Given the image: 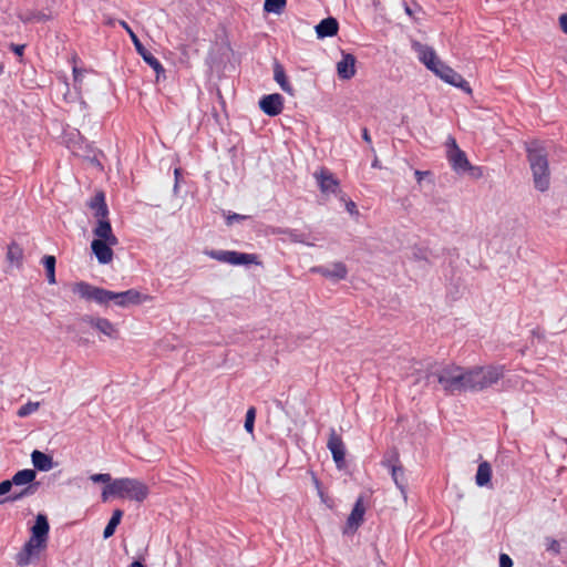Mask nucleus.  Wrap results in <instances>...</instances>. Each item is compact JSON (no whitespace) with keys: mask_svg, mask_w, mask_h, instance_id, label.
<instances>
[{"mask_svg":"<svg viewBox=\"0 0 567 567\" xmlns=\"http://www.w3.org/2000/svg\"><path fill=\"white\" fill-rule=\"evenodd\" d=\"M206 255L212 259L234 266L258 264L256 255L235 250H208Z\"/></svg>","mask_w":567,"mask_h":567,"instance_id":"423d86ee","label":"nucleus"},{"mask_svg":"<svg viewBox=\"0 0 567 567\" xmlns=\"http://www.w3.org/2000/svg\"><path fill=\"white\" fill-rule=\"evenodd\" d=\"M32 19H35L38 21H42V20H47L48 17L45 14H42V13H38V14H34L32 18H28V21L32 20Z\"/></svg>","mask_w":567,"mask_h":567,"instance_id":"603ef678","label":"nucleus"},{"mask_svg":"<svg viewBox=\"0 0 567 567\" xmlns=\"http://www.w3.org/2000/svg\"><path fill=\"white\" fill-rule=\"evenodd\" d=\"M90 480L93 482V483H104L106 485H109L110 483H112V477L110 474H103V473H100V474H92L90 476Z\"/></svg>","mask_w":567,"mask_h":567,"instance_id":"c9c22d12","label":"nucleus"},{"mask_svg":"<svg viewBox=\"0 0 567 567\" xmlns=\"http://www.w3.org/2000/svg\"><path fill=\"white\" fill-rule=\"evenodd\" d=\"M116 497L143 502L148 495L147 486L135 478H117L113 481Z\"/></svg>","mask_w":567,"mask_h":567,"instance_id":"39448f33","label":"nucleus"},{"mask_svg":"<svg viewBox=\"0 0 567 567\" xmlns=\"http://www.w3.org/2000/svg\"><path fill=\"white\" fill-rule=\"evenodd\" d=\"M49 529H50V526H49L47 516L43 514H38V516L35 518V523L31 528L32 535L35 536V538H42V539L47 540Z\"/></svg>","mask_w":567,"mask_h":567,"instance_id":"b1692460","label":"nucleus"},{"mask_svg":"<svg viewBox=\"0 0 567 567\" xmlns=\"http://www.w3.org/2000/svg\"><path fill=\"white\" fill-rule=\"evenodd\" d=\"M101 496L103 502H106L111 496H116V491L113 487V482L103 488Z\"/></svg>","mask_w":567,"mask_h":567,"instance_id":"4c0bfd02","label":"nucleus"},{"mask_svg":"<svg viewBox=\"0 0 567 567\" xmlns=\"http://www.w3.org/2000/svg\"><path fill=\"white\" fill-rule=\"evenodd\" d=\"M405 12L409 14V16H412V10L410 9V7H405Z\"/></svg>","mask_w":567,"mask_h":567,"instance_id":"5fc2aeb1","label":"nucleus"},{"mask_svg":"<svg viewBox=\"0 0 567 567\" xmlns=\"http://www.w3.org/2000/svg\"><path fill=\"white\" fill-rule=\"evenodd\" d=\"M128 567H145L141 561L135 560Z\"/></svg>","mask_w":567,"mask_h":567,"instance_id":"864d4df0","label":"nucleus"},{"mask_svg":"<svg viewBox=\"0 0 567 567\" xmlns=\"http://www.w3.org/2000/svg\"><path fill=\"white\" fill-rule=\"evenodd\" d=\"M31 461L33 466L41 472H48L53 468L54 465L52 456L38 450L31 453Z\"/></svg>","mask_w":567,"mask_h":567,"instance_id":"4be33fe9","label":"nucleus"},{"mask_svg":"<svg viewBox=\"0 0 567 567\" xmlns=\"http://www.w3.org/2000/svg\"><path fill=\"white\" fill-rule=\"evenodd\" d=\"M559 24L561 30L567 34V13L559 17Z\"/></svg>","mask_w":567,"mask_h":567,"instance_id":"37998d69","label":"nucleus"},{"mask_svg":"<svg viewBox=\"0 0 567 567\" xmlns=\"http://www.w3.org/2000/svg\"><path fill=\"white\" fill-rule=\"evenodd\" d=\"M320 190L323 194H336L339 189V182L326 168H321L313 174Z\"/></svg>","mask_w":567,"mask_h":567,"instance_id":"2eb2a0df","label":"nucleus"},{"mask_svg":"<svg viewBox=\"0 0 567 567\" xmlns=\"http://www.w3.org/2000/svg\"><path fill=\"white\" fill-rule=\"evenodd\" d=\"M274 234L285 235L292 243H300V244H305L307 246H312L313 245V244L307 241V235L305 233L299 231L297 229L277 228V229L274 230Z\"/></svg>","mask_w":567,"mask_h":567,"instance_id":"393cba45","label":"nucleus"},{"mask_svg":"<svg viewBox=\"0 0 567 567\" xmlns=\"http://www.w3.org/2000/svg\"><path fill=\"white\" fill-rule=\"evenodd\" d=\"M74 293H78L82 299L95 301L99 305H107L113 301L120 307H127L130 305H140L144 301L145 297L135 289L126 291L114 292L100 287H95L85 281L76 282L72 288Z\"/></svg>","mask_w":567,"mask_h":567,"instance_id":"f03ea898","label":"nucleus"},{"mask_svg":"<svg viewBox=\"0 0 567 567\" xmlns=\"http://www.w3.org/2000/svg\"><path fill=\"white\" fill-rule=\"evenodd\" d=\"M435 75H437L440 79H442L444 82L458 87L463 90L466 93H471L472 89L468 84V82L456 71H454L452 68L446 65L444 62H442L437 69L433 72Z\"/></svg>","mask_w":567,"mask_h":567,"instance_id":"1a4fd4ad","label":"nucleus"},{"mask_svg":"<svg viewBox=\"0 0 567 567\" xmlns=\"http://www.w3.org/2000/svg\"><path fill=\"white\" fill-rule=\"evenodd\" d=\"M55 257L54 256H44L42 259V264L47 271L48 282L53 285L56 282L55 280Z\"/></svg>","mask_w":567,"mask_h":567,"instance_id":"7c9ffc66","label":"nucleus"},{"mask_svg":"<svg viewBox=\"0 0 567 567\" xmlns=\"http://www.w3.org/2000/svg\"><path fill=\"white\" fill-rule=\"evenodd\" d=\"M311 271L333 281L342 280L348 275L347 266L341 261H337L328 266H316L311 268Z\"/></svg>","mask_w":567,"mask_h":567,"instance_id":"f8f14e48","label":"nucleus"},{"mask_svg":"<svg viewBox=\"0 0 567 567\" xmlns=\"http://www.w3.org/2000/svg\"><path fill=\"white\" fill-rule=\"evenodd\" d=\"M37 473L34 470L25 468L18 471L11 478L12 485L20 486L32 483L35 480Z\"/></svg>","mask_w":567,"mask_h":567,"instance_id":"c85d7f7f","label":"nucleus"},{"mask_svg":"<svg viewBox=\"0 0 567 567\" xmlns=\"http://www.w3.org/2000/svg\"><path fill=\"white\" fill-rule=\"evenodd\" d=\"M83 322H86L89 323L90 326H92L94 328V321L95 320H99V318H94V317H91V316H84L82 317L81 319Z\"/></svg>","mask_w":567,"mask_h":567,"instance_id":"de8ad7c7","label":"nucleus"},{"mask_svg":"<svg viewBox=\"0 0 567 567\" xmlns=\"http://www.w3.org/2000/svg\"><path fill=\"white\" fill-rule=\"evenodd\" d=\"M327 447L331 452L332 458L336 462L337 467L341 468L344 465L346 446L342 441V437L337 434L334 429L330 430Z\"/></svg>","mask_w":567,"mask_h":567,"instance_id":"9b49d317","label":"nucleus"},{"mask_svg":"<svg viewBox=\"0 0 567 567\" xmlns=\"http://www.w3.org/2000/svg\"><path fill=\"white\" fill-rule=\"evenodd\" d=\"M47 545V540L42 538H35V536H31L30 539L25 543L23 550L18 555L17 563L20 566H27L30 563V557L37 553H39Z\"/></svg>","mask_w":567,"mask_h":567,"instance_id":"ddd939ff","label":"nucleus"},{"mask_svg":"<svg viewBox=\"0 0 567 567\" xmlns=\"http://www.w3.org/2000/svg\"><path fill=\"white\" fill-rule=\"evenodd\" d=\"M121 25L128 33L137 53L155 71L157 80H158L159 76L165 73V69L163 68L161 62L150 51H147L145 49V47L140 41L138 37L135 34V32L131 29V27L125 21H121Z\"/></svg>","mask_w":567,"mask_h":567,"instance_id":"0eeeda50","label":"nucleus"},{"mask_svg":"<svg viewBox=\"0 0 567 567\" xmlns=\"http://www.w3.org/2000/svg\"><path fill=\"white\" fill-rule=\"evenodd\" d=\"M39 406H40L39 402L29 401L28 403L20 406V409L17 412V415L19 417H25V416L32 414L33 412L38 411Z\"/></svg>","mask_w":567,"mask_h":567,"instance_id":"72a5a7b5","label":"nucleus"},{"mask_svg":"<svg viewBox=\"0 0 567 567\" xmlns=\"http://www.w3.org/2000/svg\"><path fill=\"white\" fill-rule=\"evenodd\" d=\"M21 256L20 250L17 247H10L8 250V258L13 261L18 260Z\"/></svg>","mask_w":567,"mask_h":567,"instance_id":"a19ab883","label":"nucleus"},{"mask_svg":"<svg viewBox=\"0 0 567 567\" xmlns=\"http://www.w3.org/2000/svg\"><path fill=\"white\" fill-rule=\"evenodd\" d=\"M398 453H393L390 458H386L383 464L390 470L391 476L398 488L404 493L406 487V480L404 476L403 467L398 465Z\"/></svg>","mask_w":567,"mask_h":567,"instance_id":"dca6fc26","label":"nucleus"},{"mask_svg":"<svg viewBox=\"0 0 567 567\" xmlns=\"http://www.w3.org/2000/svg\"><path fill=\"white\" fill-rule=\"evenodd\" d=\"M259 107L265 114L277 116L282 112L284 99L278 93L265 95L259 101Z\"/></svg>","mask_w":567,"mask_h":567,"instance_id":"4468645a","label":"nucleus"},{"mask_svg":"<svg viewBox=\"0 0 567 567\" xmlns=\"http://www.w3.org/2000/svg\"><path fill=\"white\" fill-rule=\"evenodd\" d=\"M513 560L507 554L499 555V567H512Z\"/></svg>","mask_w":567,"mask_h":567,"instance_id":"ea45409f","label":"nucleus"},{"mask_svg":"<svg viewBox=\"0 0 567 567\" xmlns=\"http://www.w3.org/2000/svg\"><path fill=\"white\" fill-rule=\"evenodd\" d=\"M94 328L111 339L118 338V330L110 320L105 318H99V320H95Z\"/></svg>","mask_w":567,"mask_h":567,"instance_id":"a878e982","label":"nucleus"},{"mask_svg":"<svg viewBox=\"0 0 567 567\" xmlns=\"http://www.w3.org/2000/svg\"><path fill=\"white\" fill-rule=\"evenodd\" d=\"M11 48H12V51L17 55H22L23 54V51H24V45L23 44H11Z\"/></svg>","mask_w":567,"mask_h":567,"instance_id":"a18cd8bd","label":"nucleus"},{"mask_svg":"<svg viewBox=\"0 0 567 567\" xmlns=\"http://www.w3.org/2000/svg\"><path fill=\"white\" fill-rule=\"evenodd\" d=\"M244 218H245V216H243V215L234 214V215L228 217V224H231L233 220H240V219H244Z\"/></svg>","mask_w":567,"mask_h":567,"instance_id":"3c124183","label":"nucleus"},{"mask_svg":"<svg viewBox=\"0 0 567 567\" xmlns=\"http://www.w3.org/2000/svg\"><path fill=\"white\" fill-rule=\"evenodd\" d=\"M427 174H429V172H422V171H415V172H414V176H415V178H416L417 183H421V182H422V179H423V177H424L425 175H427Z\"/></svg>","mask_w":567,"mask_h":567,"instance_id":"09e8293b","label":"nucleus"},{"mask_svg":"<svg viewBox=\"0 0 567 567\" xmlns=\"http://www.w3.org/2000/svg\"><path fill=\"white\" fill-rule=\"evenodd\" d=\"M346 208L351 215L358 214L357 206L352 200L346 204Z\"/></svg>","mask_w":567,"mask_h":567,"instance_id":"c03bdc74","label":"nucleus"},{"mask_svg":"<svg viewBox=\"0 0 567 567\" xmlns=\"http://www.w3.org/2000/svg\"><path fill=\"white\" fill-rule=\"evenodd\" d=\"M355 56L342 52V59L337 63L338 76L342 80H350L355 74Z\"/></svg>","mask_w":567,"mask_h":567,"instance_id":"a211bd4d","label":"nucleus"},{"mask_svg":"<svg viewBox=\"0 0 567 567\" xmlns=\"http://www.w3.org/2000/svg\"><path fill=\"white\" fill-rule=\"evenodd\" d=\"M491 477H492L491 464L488 462L484 461L478 465V468H477V472L475 475V483L480 487L486 486L491 482Z\"/></svg>","mask_w":567,"mask_h":567,"instance_id":"bb28decb","label":"nucleus"},{"mask_svg":"<svg viewBox=\"0 0 567 567\" xmlns=\"http://www.w3.org/2000/svg\"><path fill=\"white\" fill-rule=\"evenodd\" d=\"M93 234L96 237L94 240H104L112 245L118 244L116 236L113 234L109 217L97 219Z\"/></svg>","mask_w":567,"mask_h":567,"instance_id":"f3484780","label":"nucleus"},{"mask_svg":"<svg viewBox=\"0 0 567 567\" xmlns=\"http://www.w3.org/2000/svg\"><path fill=\"white\" fill-rule=\"evenodd\" d=\"M364 513H365V508L363 506L362 498L360 497L357 499V502L351 511V514L348 517V522H347L348 527L351 529H357L363 522Z\"/></svg>","mask_w":567,"mask_h":567,"instance_id":"5701e85b","label":"nucleus"},{"mask_svg":"<svg viewBox=\"0 0 567 567\" xmlns=\"http://www.w3.org/2000/svg\"><path fill=\"white\" fill-rule=\"evenodd\" d=\"M12 488L11 480H6L0 483V496L8 494Z\"/></svg>","mask_w":567,"mask_h":567,"instance_id":"58836bf2","label":"nucleus"},{"mask_svg":"<svg viewBox=\"0 0 567 567\" xmlns=\"http://www.w3.org/2000/svg\"><path fill=\"white\" fill-rule=\"evenodd\" d=\"M34 493V487L29 485L19 493L9 494L4 499L0 501V504L6 502H17L25 496H30Z\"/></svg>","mask_w":567,"mask_h":567,"instance_id":"473e14b6","label":"nucleus"},{"mask_svg":"<svg viewBox=\"0 0 567 567\" xmlns=\"http://www.w3.org/2000/svg\"><path fill=\"white\" fill-rule=\"evenodd\" d=\"M503 375V365L475 367L467 369V391H483L497 383Z\"/></svg>","mask_w":567,"mask_h":567,"instance_id":"20e7f679","label":"nucleus"},{"mask_svg":"<svg viewBox=\"0 0 567 567\" xmlns=\"http://www.w3.org/2000/svg\"><path fill=\"white\" fill-rule=\"evenodd\" d=\"M255 419H256V409L251 406L247 410L245 425H244L245 430L248 433L254 432Z\"/></svg>","mask_w":567,"mask_h":567,"instance_id":"f704fd0d","label":"nucleus"},{"mask_svg":"<svg viewBox=\"0 0 567 567\" xmlns=\"http://www.w3.org/2000/svg\"><path fill=\"white\" fill-rule=\"evenodd\" d=\"M287 4V0H265L264 10L269 13L280 14Z\"/></svg>","mask_w":567,"mask_h":567,"instance_id":"2f4dec72","label":"nucleus"},{"mask_svg":"<svg viewBox=\"0 0 567 567\" xmlns=\"http://www.w3.org/2000/svg\"><path fill=\"white\" fill-rule=\"evenodd\" d=\"M114 245L109 244L104 240H92L91 249L95 255L97 261L102 265H106L113 259V250L112 247Z\"/></svg>","mask_w":567,"mask_h":567,"instance_id":"6ab92c4d","label":"nucleus"},{"mask_svg":"<svg viewBox=\"0 0 567 567\" xmlns=\"http://www.w3.org/2000/svg\"><path fill=\"white\" fill-rule=\"evenodd\" d=\"M527 157L535 187L540 192L547 190L550 183L547 152L540 143L535 141L527 146Z\"/></svg>","mask_w":567,"mask_h":567,"instance_id":"7ed1b4c3","label":"nucleus"},{"mask_svg":"<svg viewBox=\"0 0 567 567\" xmlns=\"http://www.w3.org/2000/svg\"><path fill=\"white\" fill-rule=\"evenodd\" d=\"M413 256L415 259H426L425 251L422 249H415Z\"/></svg>","mask_w":567,"mask_h":567,"instance_id":"49530a36","label":"nucleus"},{"mask_svg":"<svg viewBox=\"0 0 567 567\" xmlns=\"http://www.w3.org/2000/svg\"><path fill=\"white\" fill-rule=\"evenodd\" d=\"M362 138L364 142L371 144V136L369 134V131L367 128L362 130Z\"/></svg>","mask_w":567,"mask_h":567,"instance_id":"8fccbe9b","label":"nucleus"},{"mask_svg":"<svg viewBox=\"0 0 567 567\" xmlns=\"http://www.w3.org/2000/svg\"><path fill=\"white\" fill-rule=\"evenodd\" d=\"M87 206L96 219L109 217V208L105 203V195L103 192H97L92 196L87 202Z\"/></svg>","mask_w":567,"mask_h":567,"instance_id":"aec40b11","label":"nucleus"},{"mask_svg":"<svg viewBox=\"0 0 567 567\" xmlns=\"http://www.w3.org/2000/svg\"><path fill=\"white\" fill-rule=\"evenodd\" d=\"M546 549L547 551L558 555L560 553V544L556 539L547 538Z\"/></svg>","mask_w":567,"mask_h":567,"instance_id":"e433bc0d","label":"nucleus"},{"mask_svg":"<svg viewBox=\"0 0 567 567\" xmlns=\"http://www.w3.org/2000/svg\"><path fill=\"white\" fill-rule=\"evenodd\" d=\"M122 516H123V512L121 509H115L113 512V514H112L107 525L104 528V532H103V537L104 538H109V537L113 536V534L115 533L116 527L121 523Z\"/></svg>","mask_w":567,"mask_h":567,"instance_id":"c756f323","label":"nucleus"},{"mask_svg":"<svg viewBox=\"0 0 567 567\" xmlns=\"http://www.w3.org/2000/svg\"><path fill=\"white\" fill-rule=\"evenodd\" d=\"M274 79L279 84L282 91L292 95V86L287 80L284 68L278 62H276L274 66Z\"/></svg>","mask_w":567,"mask_h":567,"instance_id":"cd10ccee","label":"nucleus"},{"mask_svg":"<svg viewBox=\"0 0 567 567\" xmlns=\"http://www.w3.org/2000/svg\"><path fill=\"white\" fill-rule=\"evenodd\" d=\"M412 48L417 53L419 60L432 72L442 63L432 47L413 42Z\"/></svg>","mask_w":567,"mask_h":567,"instance_id":"9d476101","label":"nucleus"},{"mask_svg":"<svg viewBox=\"0 0 567 567\" xmlns=\"http://www.w3.org/2000/svg\"><path fill=\"white\" fill-rule=\"evenodd\" d=\"M339 23L336 18L328 17L316 25V33L319 39L333 37L338 33Z\"/></svg>","mask_w":567,"mask_h":567,"instance_id":"412c9836","label":"nucleus"},{"mask_svg":"<svg viewBox=\"0 0 567 567\" xmlns=\"http://www.w3.org/2000/svg\"><path fill=\"white\" fill-rule=\"evenodd\" d=\"M419 373L415 382L425 378L427 384L437 383L449 395L467 392V369L454 363H426L424 370L415 369Z\"/></svg>","mask_w":567,"mask_h":567,"instance_id":"f257e3e1","label":"nucleus"},{"mask_svg":"<svg viewBox=\"0 0 567 567\" xmlns=\"http://www.w3.org/2000/svg\"><path fill=\"white\" fill-rule=\"evenodd\" d=\"M449 151L447 158L452 168L461 174L467 171L475 169L468 162L466 154L457 146L456 141L453 137L449 138Z\"/></svg>","mask_w":567,"mask_h":567,"instance_id":"6e6552de","label":"nucleus"},{"mask_svg":"<svg viewBox=\"0 0 567 567\" xmlns=\"http://www.w3.org/2000/svg\"><path fill=\"white\" fill-rule=\"evenodd\" d=\"M74 82L76 89H80V84L82 81L83 72L76 68L73 69Z\"/></svg>","mask_w":567,"mask_h":567,"instance_id":"79ce46f5","label":"nucleus"}]
</instances>
